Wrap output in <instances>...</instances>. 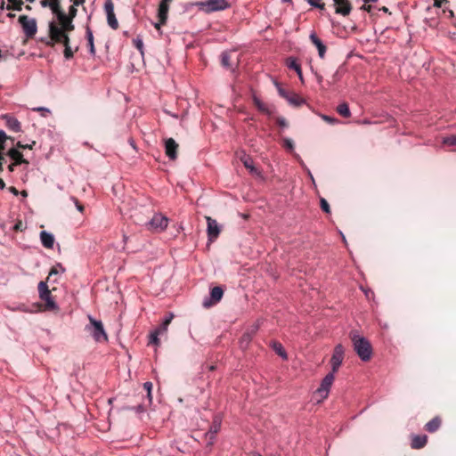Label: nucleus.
<instances>
[{
    "label": "nucleus",
    "instance_id": "15",
    "mask_svg": "<svg viewBox=\"0 0 456 456\" xmlns=\"http://www.w3.org/2000/svg\"><path fill=\"white\" fill-rule=\"evenodd\" d=\"M309 37L311 42L317 47L319 56L321 58H324L326 53L325 45L322 42V40L317 37V35L314 32H312Z\"/></svg>",
    "mask_w": 456,
    "mask_h": 456
},
{
    "label": "nucleus",
    "instance_id": "39",
    "mask_svg": "<svg viewBox=\"0 0 456 456\" xmlns=\"http://www.w3.org/2000/svg\"><path fill=\"white\" fill-rule=\"evenodd\" d=\"M159 334H157L155 331H152L150 335V343L151 344H154V345H159Z\"/></svg>",
    "mask_w": 456,
    "mask_h": 456
},
{
    "label": "nucleus",
    "instance_id": "58",
    "mask_svg": "<svg viewBox=\"0 0 456 456\" xmlns=\"http://www.w3.org/2000/svg\"><path fill=\"white\" fill-rule=\"evenodd\" d=\"M7 139L8 136L6 134L3 130H0V141H6Z\"/></svg>",
    "mask_w": 456,
    "mask_h": 456
},
{
    "label": "nucleus",
    "instance_id": "34",
    "mask_svg": "<svg viewBox=\"0 0 456 456\" xmlns=\"http://www.w3.org/2000/svg\"><path fill=\"white\" fill-rule=\"evenodd\" d=\"M443 143L446 145H456V134L446 136L443 139Z\"/></svg>",
    "mask_w": 456,
    "mask_h": 456
},
{
    "label": "nucleus",
    "instance_id": "29",
    "mask_svg": "<svg viewBox=\"0 0 456 456\" xmlns=\"http://www.w3.org/2000/svg\"><path fill=\"white\" fill-rule=\"evenodd\" d=\"M38 292L40 298L44 296H47V294H50V290L48 289V286L45 281H40L38 284Z\"/></svg>",
    "mask_w": 456,
    "mask_h": 456
},
{
    "label": "nucleus",
    "instance_id": "35",
    "mask_svg": "<svg viewBox=\"0 0 456 456\" xmlns=\"http://www.w3.org/2000/svg\"><path fill=\"white\" fill-rule=\"evenodd\" d=\"M283 146L289 151H291V152L294 151V142L290 138L283 139Z\"/></svg>",
    "mask_w": 456,
    "mask_h": 456
},
{
    "label": "nucleus",
    "instance_id": "63",
    "mask_svg": "<svg viewBox=\"0 0 456 456\" xmlns=\"http://www.w3.org/2000/svg\"><path fill=\"white\" fill-rule=\"evenodd\" d=\"M40 4L42 7H48L49 1L48 0H41Z\"/></svg>",
    "mask_w": 456,
    "mask_h": 456
},
{
    "label": "nucleus",
    "instance_id": "4",
    "mask_svg": "<svg viewBox=\"0 0 456 456\" xmlns=\"http://www.w3.org/2000/svg\"><path fill=\"white\" fill-rule=\"evenodd\" d=\"M192 4L197 6L200 11L204 12L206 13L224 11L230 6V4L226 0L200 1Z\"/></svg>",
    "mask_w": 456,
    "mask_h": 456
},
{
    "label": "nucleus",
    "instance_id": "14",
    "mask_svg": "<svg viewBox=\"0 0 456 456\" xmlns=\"http://www.w3.org/2000/svg\"><path fill=\"white\" fill-rule=\"evenodd\" d=\"M2 118L5 121V125L10 130L14 132L20 131L21 126L20 121L16 118L9 114H5L2 116Z\"/></svg>",
    "mask_w": 456,
    "mask_h": 456
},
{
    "label": "nucleus",
    "instance_id": "44",
    "mask_svg": "<svg viewBox=\"0 0 456 456\" xmlns=\"http://www.w3.org/2000/svg\"><path fill=\"white\" fill-rule=\"evenodd\" d=\"M154 331L160 336L167 331V327L161 323Z\"/></svg>",
    "mask_w": 456,
    "mask_h": 456
},
{
    "label": "nucleus",
    "instance_id": "31",
    "mask_svg": "<svg viewBox=\"0 0 456 456\" xmlns=\"http://www.w3.org/2000/svg\"><path fill=\"white\" fill-rule=\"evenodd\" d=\"M230 59H231V56H230V53H227V52H224L222 53L221 55V63L222 65L224 67V68H231L232 67V63L230 61Z\"/></svg>",
    "mask_w": 456,
    "mask_h": 456
},
{
    "label": "nucleus",
    "instance_id": "16",
    "mask_svg": "<svg viewBox=\"0 0 456 456\" xmlns=\"http://www.w3.org/2000/svg\"><path fill=\"white\" fill-rule=\"evenodd\" d=\"M40 240L42 245L46 248H53L54 244V237L52 233L42 231L40 232Z\"/></svg>",
    "mask_w": 456,
    "mask_h": 456
},
{
    "label": "nucleus",
    "instance_id": "13",
    "mask_svg": "<svg viewBox=\"0 0 456 456\" xmlns=\"http://www.w3.org/2000/svg\"><path fill=\"white\" fill-rule=\"evenodd\" d=\"M177 148H178V144L175 142V141L174 139L169 138V139L166 140V142H165L166 154L170 159L175 160L176 159Z\"/></svg>",
    "mask_w": 456,
    "mask_h": 456
},
{
    "label": "nucleus",
    "instance_id": "1",
    "mask_svg": "<svg viewBox=\"0 0 456 456\" xmlns=\"http://www.w3.org/2000/svg\"><path fill=\"white\" fill-rule=\"evenodd\" d=\"M56 20H52L48 24L49 37H53V30L59 33V36L69 35V32L74 30L72 23V17L67 15L63 11L56 15Z\"/></svg>",
    "mask_w": 456,
    "mask_h": 456
},
{
    "label": "nucleus",
    "instance_id": "5",
    "mask_svg": "<svg viewBox=\"0 0 456 456\" xmlns=\"http://www.w3.org/2000/svg\"><path fill=\"white\" fill-rule=\"evenodd\" d=\"M334 379H335V374L332 372L328 373L323 378V379L321 382L320 387L314 392V395L317 398L316 400L318 403L322 402L329 396L330 390L333 384Z\"/></svg>",
    "mask_w": 456,
    "mask_h": 456
},
{
    "label": "nucleus",
    "instance_id": "23",
    "mask_svg": "<svg viewBox=\"0 0 456 456\" xmlns=\"http://www.w3.org/2000/svg\"><path fill=\"white\" fill-rule=\"evenodd\" d=\"M86 39L88 42L89 52L92 55L95 54V48L94 44V35L89 27H86Z\"/></svg>",
    "mask_w": 456,
    "mask_h": 456
},
{
    "label": "nucleus",
    "instance_id": "51",
    "mask_svg": "<svg viewBox=\"0 0 456 456\" xmlns=\"http://www.w3.org/2000/svg\"><path fill=\"white\" fill-rule=\"evenodd\" d=\"M172 319H173V314H170L168 316H167L165 318V320L163 321L162 324L168 328V325L171 322Z\"/></svg>",
    "mask_w": 456,
    "mask_h": 456
},
{
    "label": "nucleus",
    "instance_id": "49",
    "mask_svg": "<svg viewBox=\"0 0 456 456\" xmlns=\"http://www.w3.org/2000/svg\"><path fill=\"white\" fill-rule=\"evenodd\" d=\"M52 12L56 16L57 13H60L61 12V6H60V4H58L57 5L55 6H53L52 8H50Z\"/></svg>",
    "mask_w": 456,
    "mask_h": 456
},
{
    "label": "nucleus",
    "instance_id": "36",
    "mask_svg": "<svg viewBox=\"0 0 456 456\" xmlns=\"http://www.w3.org/2000/svg\"><path fill=\"white\" fill-rule=\"evenodd\" d=\"M33 111L40 112L41 116L45 117V118L47 117L51 113V110L48 108H45V107H36V108H33Z\"/></svg>",
    "mask_w": 456,
    "mask_h": 456
},
{
    "label": "nucleus",
    "instance_id": "8",
    "mask_svg": "<svg viewBox=\"0 0 456 456\" xmlns=\"http://www.w3.org/2000/svg\"><path fill=\"white\" fill-rule=\"evenodd\" d=\"M345 349L341 344L334 347L333 354L330 359L331 372L336 373L341 366L344 360Z\"/></svg>",
    "mask_w": 456,
    "mask_h": 456
},
{
    "label": "nucleus",
    "instance_id": "20",
    "mask_svg": "<svg viewBox=\"0 0 456 456\" xmlns=\"http://www.w3.org/2000/svg\"><path fill=\"white\" fill-rule=\"evenodd\" d=\"M287 65H288V67L289 69H294L295 72H297V74L299 79L301 80V82H304L301 67L297 63V60L294 59V58H289L288 61H287Z\"/></svg>",
    "mask_w": 456,
    "mask_h": 456
},
{
    "label": "nucleus",
    "instance_id": "33",
    "mask_svg": "<svg viewBox=\"0 0 456 456\" xmlns=\"http://www.w3.org/2000/svg\"><path fill=\"white\" fill-rule=\"evenodd\" d=\"M152 383L151 382H145L143 384L144 389L147 391V399L149 403H151L152 397H151V389H152Z\"/></svg>",
    "mask_w": 456,
    "mask_h": 456
},
{
    "label": "nucleus",
    "instance_id": "53",
    "mask_svg": "<svg viewBox=\"0 0 456 456\" xmlns=\"http://www.w3.org/2000/svg\"><path fill=\"white\" fill-rule=\"evenodd\" d=\"M446 2V0H434L433 6L436 8H440Z\"/></svg>",
    "mask_w": 456,
    "mask_h": 456
},
{
    "label": "nucleus",
    "instance_id": "40",
    "mask_svg": "<svg viewBox=\"0 0 456 456\" xmlns=\"http://www.w3.org/2000/svg\"><path fill=\"white\" fill-rule=\"evenodd\" d=\"M308 3L314 7L324 9V4L321 3V0H308Z\"/></svg>",
    "mask_w": 456,
    "mask_h": 456
},
{
    "label": "nucleus",
    "instance_id": "52",
    "mask_svg": "<svg viewBox=\"0 0 456 456\" xmlns=\"http://www.w3.org/2000/svg\"><path fill=\"white\" fill-rule=\"evenodd\" d=\"M277 123L279 126H281L282 127H286L288 126L287 121L284 118H278Z\"/></svg>",
    "mask_w": 456,
    "mask_h": 456
},
{
    "label": "nucleus",
    "instance_id": "62",
    "mask_svg": "<svg viewBox=\"0 0 456 456\" xmlns=\"http://www.w3.org/2000/svg\"><path fill=\"white\" fill-rule=\"evenodd\" d=\"M9 191H10L12 194H14V195H18V194H19V191H18L15 187H12H12H10V188H9Z\"/></svg>",
    "mask_w": 456,
    "mask_h": 456
},
{
    "label": "nucleus",
    "instance_id": "59",
    "mask_svg": "<svg viewBox=\"0 0 456 456\" xmlns=\"http://www.w3.org/2000/svg\"><path fill=\"white\" fill-rule=\"evenodd\" d=\"M18 165H19V164H15V162H12V164H10V165L8 166V171H9L10 173H12V172L14 171V169H15V167H16V166H18Z\"/></svg>",
    "mask_w": 456,
    "mask_h": 456
},
{
    "label": "nucleus",
    "instance_id": "47",
    "mask_svg": "<svg viewBox=\"0 0 456 456\" xmlns=\"http://www.w3.org/2000/svg\"><path fill=\"white\" fill-rule=\"evenodd\" d=\"M71 200L75 203V206H76L77 209L79 212H83V211H84V206H83V205H81V204L79 203V201H78L76 198L72 197V198H71Z\"/></svg>",
    "mask_w": 456,
    "mask_h": 456
},
{
    "label": "nucleus",
    "instance_id": "57",
    "mask_svg": "<svg viewBox=\"0 0 456 456\" xmlns=\"http://www.w3.org/2000/svg\"><path fill=\"white\" fill-rule=\"evenodd\" d=\"M362 10H364L368 12H371V9H372V6L371 5H367L365 3L361 7Z\"/></svg>",
    "mask_w": 456,
    "mask_h": 456
},
{
    "label": "nucleus",
    "instance_id": "55",
    "mask_svg": "<svg viewBox=\"0 0 456 456\" xmlns=\"http://www.w3.org/2000/svg\"><path fill=\"white\" fill-rule=\"evenodd\" d=\"M251 340V336L249 334H245L242 337L241 343L246 342L247 344Z\"/></svg>",
    "mask_w": 456,
    "mask_h": 456
},
{
    "label": "nucleus",
    "instance_id": "25",
    "mask_svg": "<svg viewBox=\"0 0 456 456\" xmlns=\"http://www.w3.org/2000/svg\"><path fill=\"white\" fill-rule=\"evenodd\" d=\"M41 299L45 302L46 309H48V310L58 309V306H57L56 303L54 302L53 298L52 297L51 293L47 294V296H44L43 297H41Z\"/></svg>",
    "mask_w": 456,
    "mask_h": 456
},
{
    "label": "nucleus",
    "instance_id": "64",
    "mask_svg": "<svg viewBox=\"0 0 456 456\" xmlns=\"http://www.w3.org/2000/svg\"><path fill=\"white\" fill-rule=\"evenodd\" d=\"M135 410H136V411H137V412H142V411H144V407H143L142 404H140V405H138V406L136 407V409H135Z\"/></svg>",
    "mask_w": 456,
    "mask_h": 456
},
{
    "label": "nucleus",
    "instance_id": "43",
    "mask_svg": "<svg viewBox=\"0 0 456 456\" xmlns=\"http://www.w3.org/2000/svg\"><path fill=\"white\" fill-rule=\"evenodd\" d=\"M218 430H219V425H215V427H213L211 428V430L207 435L210 436L211 440H213L215 438L216 434L218 432Z\"/></svg>",
    "mask_w": 456,
    "mask_h": 456
},
{
    "label": "nucleus",
    "instance_id": "2",
    "mask_svg": "<svg viewBox=\"0 0 456 456\" xmlns=\"http://www.w3.org/2000/svg\"><path fill=\"white\" fill-rule=\"evenodd\" d=\"M350 338L352 340L354 349L359 358L362 362L369 361L372 355V347L369 340L359 335L356 331H352L350 333Z\"/></svg>",
    "mask_w": 456,
    "mask_h": 456
},
{
    "label": "nucleus",
    "instance_id": "42",
    "mask_svg": "<svg viewBox=\"0 0 456 456\" xmlns=\"http://www.w3.org/2000/svg\"><path fill=\"white\" fill-rule=\"evenodd\" d=\"M322 118L327 123L331 124V125L337 124L338 122V119H336L335 118L330 117V116H327V115H322Z\"/></svg>",
    "mask_w": 456,
    "mask_h": 456
},
{
    "label": "nucleus",
    "instance_id": "18",
    "mask_svg": "<svg viewBox=\"0 0 456 456\" xmlns=\"http://www.w3.org/2000/svg\"><path fill=\"white\" fill-rule=\"evenodd\" d=\"M428 437L427 436H413L411 439V447L413 449H420L424 447L427 444Z\"/></svg>",
    "mask_w": 456,
    "mask_h": 456
},
{
    "label": "nucleus",
    "instance_id": "22",
    "mask_svg": "<svg viewBox=\"0 0 456 456\" xmlns=\"http://www.w3.org/2000/svg\"><path fill=\"white\" fill-rule=\"evenodd\" d=\"M287 101L289 102V104H291L293 106H297V107L301 106L302 104H304L305 102L303 98H301L298 94H294V93H291L289 94Z\"/></svg>",
    "mask_w": 456,
    "mask_h": 456
},
{
    "label": "nucleus",
    "instance_id": "50",
    "mask_svg": "<svg viewBox=\"0 0 456 456\" xmlns=\"http://www.w3.org/2000/svg\"><path fill=\"white\" fill-rule=\"evenodd\" d=\"M172 319H173V314H170L168 316H167L165 318V320L163 321L162 324L168 328V325L171 322Z\"/></svg>",
    "mask_w": 456,
    "mask_h": 456
},
{
    "label": "nucleus",
    "instance_id": "30",
    "mask_svg": "<svg viewBox=\"0 0 456 456\" xmlns=\"http://www.w3.org/2000/svg\"><path fill=\"white\" fill-rule=\"evenodd\" d=\"M64 271L65 269L62 267V265L61 264H57L56 265L52 267L51 271L49 272L47 280L49 281L52 278V276L57 275L60 273H64Z\"/></svg>",
    "mask_w": 456,
    "mask_h": 456
},
{
    "label": "nucleus",
    "instance_id": "41",
    "mask_svg": "<svg viewBox=\"0 0 456 456\" xmlns=\"http://www.w3.org/2000/svg\"><path fill=\"white\" fill-rule=\"evenodd\" d=\"M105 11H106L107 15L110 14V13H114L113 4L110 1L105 3Z\"/></svg>",
    "mask_w": 456,
    "mask_h": 456
},
{
    "label": "nucleus",
    "instance_id": "60",
    "mask_svg": "<svg viewBox=\"0 0 456 456\" xmlns=\"http://www.w3.org/2000/svg\"><path fill=\"white\" fill-rule=\"evenodd\" d=\"M76 12H77L76 8L72 6V7H70L69 15V16L73 18L76 15Z\"/></svg>",
    "mask_w": 456,
    "mask_h": 456
},
{
    "label": "nucleus",
    "instance_id": "27",
    "mask_svg": "<svg viewBox=\"0 0 456 456\" xmlns=\"http://www.w3.org/2000/svg\"><path fill=\"white\" fill-rule=\"evenodd\" d=\"M337 111L339 115H341L345 118H348L351 115L349 107H348L347 103H346V102L340 103L337 107Z\"/></svg>",
    "mask_w": 456,
    "mask_h": 456
},
{
    "label": "nucleus",
    "instance_id": "12",
    "mask_svg": "<svg viewBox=\"0 0 456 456\" xmlns=\"http://www.w3.org/2000/svg\"><path fill=\"white\" fill-rule=\"evenodd\" d=\"M335 5V12L338 14L347 16L352 10L349 0H333Z\"/></svg>",
    "mask_w": 456,
    "mask_h": 456
},
{
    "label": "nucleus",
    "instance_id": "37",
    "mask_svg": "<svg viewBox=\"0 0 456 456\" xmlns=\"http://www.w3.org/2000/svg\"><path fill=\"white\" fill-rule=\"evenodd\" d=\"M321 208L325 212V213H330V205L328 203V201L325 200V199H321Z\"/></svg>",
    "mask_w": 456,
    "mask_h": 456
},
{
    "label": "nucleus",
    "instance_id": "7",
    "mask_svg": "<svg viewBox=\"0 0 456 456\" xmlns=\"http://www.w3.org/2000/svg\"><path fill=\"white\" fill-rule=\"evenodd\" d=\"M18 20L28 38H31L37 34V20L34 18H29L27 15H20Z\"/></svg>",
    "mask_w": 456,
    "mask_h": 456
},
{
    "label": "nucleus",
    "instance_id": "56",
    "mask_svg": "<svg viewBox=\"0 0 456 456\" xmlns=\"http://www.w3.org/2000/svg\"><path fill=\"white\" fill-rule=\"evenodd\" d=\"M48 1H49V4H48L49 8H52L53 6H55L58 4H60V0H48Z\"/></svg>",
    "mask_w": 456,
    "mask_h": 456
},
{
    "label": "nucleus",
    "instance_id": "3",
    "mask_svg": "<svg viewBox=\"0 0 456 456\" xmlns=\"http://www.w3.org/2000/svg\"><path fill=\"white\" fill-rule=\"evenodd\" d=\"M88 319L90 324L86 326V330L92 335L96 342H106L108 340V336L104 330L102 322L95 320L91 315H88Z\"/></svg>",
    "mask_w": 456,
    "mask_h": 456
},
{
    "label": "nucleus",
    "instance_id": "48",
    "mask_svg": "<svg viewBox=\"0 0 456 456\" xmlns=\"http://www.w3.org/2000/svg\"><path fill=\"white\" fill-rule=\"evenodd\" d=\"M36 142H32L31 144H23L21 143L20 142H17V147L19 149H32L33 145L35 144Z\"/></svg>",
    "mask_w": 456,
    "mask_h": 456
},
{
    "label": "nucleus",
    "instance_id": "28",
    "mask_svg": "<svg viewBox=\"0 0 456 456\" xmlns=\"http://www.w3.org/2000/svg\"><path fill=\"white\" fill-rule=\"evenodd\" d=\"M273 350L283 359H287V354L282 346V345L279 342H274L273 345Z\"/></svg>",
    "mask_w": 456,
    "mask_h": 456
},
{
    "label": "nucleus",
    "instance_id": "54",
    "mask_svg": "<svg viewBox=\"0 0 456 456\" xmlns=\"http://www.w3.org/2000/svg\"><path fill=\"white\" fill-rule=\"evenodd\" d=\"M4 162H5V157H4V153L0 152V172L3 171V166H4Z\"/></svg>",
    "mask_w": 456,
    "mask_h": 456
},
{
    "label": "nucleus",
    "instance_id": "26",
    "mask_svg": "<svg viewBox=\"0 0 456 456\" xmlns=\"http://www.w3.org/2000/svg\"><path fill=\"white\" fill-rule=\"evenodd\" d=\"M240 159H241L244 167L247 169H248L251 173L256 172V169L255 168V167L253 165V160L251 159V158L249 156L244 155L243 157H241Z\"/></svg>",
    "mask_w": 456,
    "mask_h": 456
},
{
    "label": "nucleus",
    "instance_id": "6",
    "mask_svg": "<svg viewBox=\"0 0 456 456\" xmlns=\"http://www.w3.org/2000/svg\"><path fill=\"white\" fill-rule=\"evenodd\" d=\"M53 32V37H49V40L46 42V45L49 46H53L55 44H62L64 45V57L66 59H70L73 57V51L69 45V35H61L59 36V33L55 30Z\"/></svg>",
    "mask_w": 456,
    "mask_h": 456
},
{
    "label": "nucleus",
    "instance_id": "61",
    "mask_svg": "<svg viewBox=\"0 0 456 456\" xmlns=\"http://www.w3.org/2000/svg\"><path fill=\"white\" fill-rule=\"evenodd\" d=\"M5 141H0V152L3 153V151L5 150Z\"/></svg>",
    "mask_w": 456,
    "mask_h": 456
},
{
    "label": "nucleus",
    "instance_id": "32",
    "mask_svg": "<svg viewBox=\"0 0 456 456\" xmlns=\"http://www.w3.org/2000/svg\"><path fill=\"white\" fill-rule=\"evenodd\" d=\"M108 24L113 29H117L118 27V20L116 19L115 13H110L107 15Z\"/></svg>",
    "mask_w": 456,
    "mask_h": 456
},
{
    "label": "nucleus",
    "instance_id": "46",
    "mask_svg": "<svg viewBox=\"0 0 456 456\" xmlns=\"http://www.w3.org/2000/svg\"><path fill=\"white\" fill-rule=\"evenodd\" d=\"M278 93H279V94H280L281 97L285 98L286 100L288 99V97H289V94H291V93L287 92L286 90H284L283 88H281V87H280V86L278 87Z\"/></svg>",
    "mask_w": 456,
    "mask_h": 456
},
{
    "label": "nucleus",
    "instance_id": "10",
    "mask_svg": "<svg viewBox=\"0 0 456 456\" xmlns=\"http://www.w3.org/2000/svg\"><path fill=\"white\" fill-rule=\"evenodd\" d=\"M149 224L153 230L163 231L167 227L168 219L160 214H156L153 216Z\"/></svg>",
    "mask_w": 456,
    "mask_h": 456
},
{
    "label": "nucleus",
    "instance_id": "17",
    "mask_svg": "<svg viewBox=\"0 0 456 456\" xmlns=\"http://www.w3.org/2000/svg\"><path fill=\"white\" fill-rule=\"evenodd\" d=\"M7 155L13 160V162H15V164L28 163V161L23 158L21 152L17 149H10Z\"/></svg>",
    "mask_w": 456,
    "mask_h": 456
},
{
    "label": "nucleus",
    "instance_id": "9",
    "mask_svg": "<svg viewBox=\"0 0 456 456\" xmlns=\"http://www.w3.org/2000/svg\"><path fill=\"white\" fill-rule=\"evenodd\" d=\"M207 220V233L209 241H214L220 234L221 228L217 222L210 216L206 217Z\"/></svg>",
    "mask_w": 456,
    "mask_h": 456
},
{
    "label": "nucleus",
    "instance_id": "38",
    "mask_svg": "<svg viewBox=\"0 0 456 456\" xmlns=\"http://www.w3.org/2000/svg\"><path fill=\"white\" fill-rule=\"evenodd\" d=\"M8 1H9V3H11L13 5V9H15L17 11L21 10V6L23 4L22 0H8Z\"/></svg>",
    "mask_w": 456,
    "mask_h": 456
},
{
    "label": "nucleus",
    "instance_id": "21",
    "mask_svg": "<svg viewBox=\"0 0 456 456\" xmlns=\"http://www.w3.org/2000/svg\"><path fill=\"white\" fill-rule=\"evenodd\" d=\"M441 425V419L438 417L432 419L426 424V430L430 433L436 431Z\"/></svg>",
    "mask_w": 456,
    "mask_h": 456
},
{
    "label": "nucleus",
    "instance_id": "19",
    "mask_svg": "<svg viewBox=\"0 0 456 456\" xmlns=\"http://www.w3.org/2000/svg\"><path fill=\"white\" fill-rule=\"evenodd\" d=\"M253 102L259 111L266 115H271L273 113L272 110L265 103H264L256 95H253Z\"/></svg>",
    "mask_w": 456,
    "mask_h": 456
},
{
    "label": "nucleus",
    "instance_id": "11",
    "mask_svg": "<svg viewBox=\"0 0 456 456\" xmlns=\"http://www.w3.org/2000/svg\"><path fill=\"white\" fill-rule=\"evenodd\" d=\"M173 0H161V2L159 4V13H158V16H159V23H157L155 25V27L157 28H159L160 25H163V24L166 23V21L167 20V13H168V10H169V4H170V3Z\"/></svg>",
    "mask_w": 456,
    "mask_h": 456
},
{
    "label": "nucleus",
    "instance_id": "24",
    "mask_svg": "<svg viewBox=\"0 0 456 456\" xmlns=\"http://www.w3.org/2000/svg\"><path fill=\"white\" fill-rule=\"evenodd\" d=\"M224 295V291L222 289L221 287H214L211 291H210V297H211V299L214 301V302H218L221 300L222 297Z\"/></svg>",
    "mask_w": 456,
    "mask_h": 456
},
{
    "label": "nucleus",
    "instance_id": "45",
    "mask_svg": "<svg viewBox=\"0 0 456 456\" xmlns=\"http://www.w3.org/2000/svg\"><path fill=\"white\" fill-rule=\"evenodd\" d=\"M134 44L135 47L142 53V47H143L142 40L140 38H136L134 40Z\"/></svg>",
    "mask_w": 456,
    "mask_h": 456
}]
</instances>
